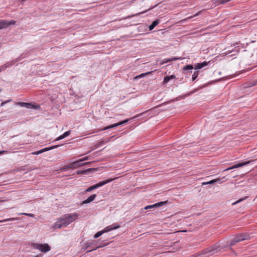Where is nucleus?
<instances>
[{"instance_id": "obj_44", "label": "nucleus", "mask_w": 257, "mask_h": 257, "mask_svg": "<svg viewBox=\"0 0 257 257\" xmlns=\"http://www.w3.org/2000/svg\"><path fill=\"white\" fill-rule=\"evenodd\" d=\"M36 257H38V256H36Z\"/></svg>"}, {"instance_id": "obj_38", "label": "nucleus", "mask_w": 257, "mask_h": 257, "mask_svg": "<svg viewBox=\"0 0 257 257\" xmlns=\"http://www.w3.org/2000/svg\"><path fill=\"white\" fill-rule=\"evenodd\" d=\"M103 145V144L100 143V142L97 143V144H96V147L97 148H98V147H101Z\"/></svg>"}, {"instance_id": "obj_11", "label": "nucleus", "mask_w": 257, "mask_h": 257, "mask_svg": "<svg viewBox=\"0 0 257 257\" xmlns=\"http://www.w3.org/2000/svg\"><path fill=\"white\" fill-rule=\"evenodd\" d=\"M61 146V145H54V146H51L50 147L45 148L44 149H41L40 151L34 152V153H32V154L39 155V154H40L41 153H42L45 152V151H49V150H52V149L58 148L59 147H60Z\"/></svg>"}, {"instance_id": "obj_42", "label": "nucleus", "mask_w": 257, "mask_h": 257, "mask_svg": "<svg viewBox=\"0 0 257 257\" xmlns=\"http://www.w3.org/2000/svg\"><path fill=\"white\" fill-rule=\"evenodd\" d=\"M2 91V89L0 88V92Z\"/></svg>"}, {"instance_id": "obj_32", "label": "nucleus", "mask_w": 257, "mask_h": 257, "mask_svg": "<svg viewBox=\"0 0 257 257\" xmlns=\"http://www.w3.org/2000/svg\"><path fill=\"white\" fill-rule=\"evenodd\" d=\"M88 159H90V158H89L88 156H85V157H84L82 158H80V159H79L78 160H76V161H86Z\"/></svg>"}, {"instance_id": "obj_25", "label": "nucleus", "mask_w": 257, "mask_h": 257, "mask_svg": "<svg viewBox=\"0 0 257 257\" xmlns=\"http://www.w3.org/2000/svg\"><path fill=\"white\" fill-rule=\"evenodd\" d=\"M31 246L32 247H33L34 249H37L39 250L40 249V247H42L41 244L37 243H32L31 244Z\"/></svg>"}, {"instance_id": "obj_35", "label": "nucleus", "mask_w": 257, "mask_h": 257, "mask_svg": "<svg viewBox=\"0 0 257 257\" xmlns=\"http://www.w3.org/2000/svg\"><path fill=\"white\" fill-rule=\"evenodd\" d=\"M22 214L25 215H26V216H30V217H34V215L33 214H31V213H22Z\"/></svg>"}, {"instance_id": "obj_37", "label": "nucleus", "mask_w": 257, "mask_h": 257, "mask_svg": "<svg viewBox=\"0 0 257 257\" xmlns=\"http://www.w3.org/2000/svg\"><path fill=\"white\" fill-rule=\"evenodd\" d=\"M208 63V62H206V61H204V62H202V63H200L201 64V65H202V66H203V67H205V66H207V65Z\"/></svg>"}, {"instance_id": "obj_40", "label": "nucleus", "mask_w": 257, "mask_h": 257, "mask_svg": "<svg viewBox=\"0 0 257 257\" xmlns=\"http://www.w3.org/2000/svg\"><path fill=\"white\" fill-rule=\"evenodd\" d=\"M6 152L5 151H0V155L4 154Z\"/></svg>"}, {"instance_id": "obj_28", "label": "nucleus", "mask_w": 257, "mask_h": 257, "mask_svg": "<svg viewBox=\"0 0 257 257\" xmlns=\"http://www.w3.org/2000/svg\"><path fill=\"white\" fill-rule=\"evenodd\" d=\"M198 74H199L198 71H194L193 74L192 75V78L193 81H194L197 78Z\"/></svg>"}, {"instance_id": "obj_27", "label": "nucleus", "mask_w": 257, "mask_h": 257, "mask_svg": "<svg viewBox=\"0 0 257 257\" xmlns=\"http://www.w3.org/2000/svg\"><path fill=\"white\" fill-rule=\"evenodd\" d=\"M248 197L246 196L244 198H241V199H239V200H237L236 201L234 202V203H233L232 204V205H236L242 201H243V200H245Z\"/></svg>"}, {"instance_id": "obj_23", "label": "nucleus", "mask_w": 257, "mask_h": 257, "mask_svg": "<svg viewBox=\"0 0 257 257\" xmlns=\"http://www.w3.org/2000/svg\"><path fill=\"white\" fill-rule=\"evenodd\" d=\"M194 68L192 65H187L183 67V70L184 71L190 70V72H192V70Z\"/></svg>"}, {"instance_id": "obj_31", "label": "nucleus", "mask_w": 257, "mask_h": 257, "mask_svg": "<svg viewBox=\"0 0 257 257\" xmlns=\"http://www.w3.org/2000/svg\"><path fill=\"white\" fill-rule=\"evenodd\" d=\"M230 1L231 0H217V2H218V4L223 5Z\"/></svg>"}, {"instance_id": "obj_26", "label": "nucleus", "mask_w": 257, "mask_h": 257, "mask_svg": "<svg viewBox=\"0 0 257 257\" xmlns=\"http://www.w3.org/2000/svg\"><path fill=\"white\" fill-rule=\"evenodd\" d=\"M18 219V218H7V219L0 220V223L10 221H14V220H16Z\"/></svg>"}, {"instance_id": "obj_19", "label": "nucleus", "mask_w": 257, "mask_h": 257, "mask_svg": "<svg viewBox=\"0 0 257 257\" xmlns=\"http://www.w3.org/2000/svg\"><path fill=\"white\" fill-rule=\"evenodd\" d=\"M250 162H244L242 163H239L238 164L235 165L233 166L232 167L229 168V169H227V170H230V169H234V168H236L240 167H242L243 166H244V165H246L248 164Z\"/></svg>"}, {"instance_id": "obj_10", "label": "nucleus", "mask_w": 257, "mask_h": 257, "mask_svg": "<svg viewBox=\"0 0 257 257\" xmlns=\"http://www.w3.org/2000/svg\"><path fill=\"white\" fill-rule=\"evenodd\" d=\"M14 21H7L6 20H2L0 21V29L6 28L9 26L15 24Z\"/></svg>"}, {"instance_id": "obj_39", "label": "nucleus", "mask_w": 257, "mask_h": 257, "mask_svg": "<svg viewBox=\"0 0 257 257\" xmlns=\"http://www.w3.org/2000/svg\"><path fill=\"white\" fill-rule=\"evenodd\" d=\"M141 78V77L140 76V75H137V76H135V77L134 78V79H138Z\"/></svg>"}, {"instance_id": "obj_29", "label": "nucleus", "mask_w": 257, "mask_h": 257, "mask_svg": "<svg viewBox=\"0 0 257 257\" xmlns=\"http://www.w3.org/2000/svg\"><path fill=\"white\" fill-rule=\"evenodd\" d=\"M104 233V231L102 230L99 231L97 232L94 236V238H96L99 237L100 235H101Z\"/></svg>"}, {"instance_id": "obj_5", "label": "nucleus", "mask_w": 257, "mask_h": 257, "mask_svg": "<svg viewBox=\"0 0 257 257\" xmlns=\"http://www.w3.org/2000/svg\"><path fill=\"white\" fill-rule=\"evenodd\" d=\"M17 104L21 107H24L29 109L34 108L37 109L40 108L39 105L31 103L19 102Z\"/></svg>"}, {"instance_id": "obj_34", "label": "nucleus", "mask_w": 257, "mask_h": 257, "mask_svg": "<svg viewBox=\"0 0 257 257\" xmlns=\"http://www.w3.org/2000/svg\"><path fill=\"white\" fill-rule=\"evenodd\" d=\"M11 101V100L9 99V100H6L5 101H3L1 104V106H3L5 104H6V103L10 102Z\"/></svg>"}, {"instance_id": "obj_9", "label": "nucleus", "mask_w": 257, "mask_h": 257, "mask_svg": "<svg viewBox=\"0 0 257 257\" xmlns=\"http://www.w3.org/2000/svg\"><path fill=\"white\" fill-rule=\"evenodd\" d=\"M168 203L167 201H161L157 203H155L153 205H148L145 207V209H153V208H159L161 206H162L165 204H166Z\"/></svg>"}, {"instance_id": "obj_18", "label": "nucleus", "mask_w": 257, "mask_h": 257, "mask_svg": "<svg viewBox=\"0 0 257 257\" xmlns=\"http://www.w3.org/2000/svg\"><path fill=\"white\" fill-rule=\"evenodd\" d=\"M70 134V131H68L65 132L64 134H63L62 135H61L59 137H58L55 140V141L61 140L66 138V137L68 136Z\"/></svg>"}, {"instance_id": "obj_33", "label": "nucleus", "mask_w": 257, "mask_h": 257, "mask_svg": "<svg viewBox=\"0 0 257 257\" xmlns=\"http://www.w3.org/2000/svg\"><path fill=\"white\" fill-rule=\"evenodd\" d=\"M112 137H110L109 138H108V139H104L103 140H102L101 141H100V143L101 144H104L106 143H107L109 141L110 139Z\"/></svg>"}, {"instance_id": "obj_16", "label": "nucleus", "mask_w": 257, "mask_h": 257, "mask_svg": "<svg viewBox=\"0 0 257 257\" xmlns=\"http://www.w3.org/2000/svg\"><path fill=\"white\" fill-rule=\"evenodd\" d=\"M96 197V194L91 195V196L88 197L86 200H84L82 202V204H87L90 203L91 202L93 201L94 200Z\"/></svg>"}, {"instance_id": "obj_8", "label": "nucleus", "mask_w": 257, "mask_h": 257, "mask_svg": "<svg viewBox=\"0 0 257 257\" xmlns=\"http://www.w3.org/2000/svg\"><path fill=\"white\" fill-rule=\"evenodd\" d=\"M220 248V246L219 245H215L213 246H211L209 248H206L204 251V253H209V254L211 255L213 254L218 251V250H219Z\"/></svg>"}, {"instance_id": "obj_21", "label": "nucleus", "mask_w": 257, "mask_h": 257, "mask_svg": "<svg viewBox=\"0 0 257 257\" xmlns=\"http://www.w3.org/2000/svg\"><path fill=\"white\" fill-rule=\"evenodd\" d=\"M175 75H171L170 76H167L166 77H165L164 79V80H163V83H167L171 79H174L175 78Z\"/></svg>"}, {"instance_id": "obj_20", "label": "nucleus", "mask_w": 257, "mask_h": 257, "mask_svg": "<svg viewBox=\"0 0 257 257\" xmlns=\"http://www.w3.org/2000/svg\"><path fill=\"white\" fill-rule=\"evenodd\" d=\"M181 59H182V58L180 57H172L171 58L165 59L163 61V63H167L172 62V61H175L177 60H181Z\"/></svg>"}, {"instance_id": "obj_22", "label": "nucleus", "mask_w": 257, "mask_h": 257, "mask_svg": "<svg viewBox=\"0 0 257 257\" xmlns=\"http://www.w3.org/2000/svg\"><path fill=\"white\" fill-rule=\"evenodd\" d=\"M220 182V179H214V180H212L210 181H208V182H203L202 183V185H207V184H213L215 182Z\"/></svg>"}, {"instance_id": "obj_17", "label": "nucleus", "mask_w": 257, "mask_h": 257, "mask_svg": "<svg viewBox=\"0 0 257 257\" xmlns=\"http://www.w3.org/2000/svg\"><path fill=\"white\" fill-rule=\"evenodd\" d=\"M159 23L160 21L159 20H156L154 21H153L149 27V30H153L154 29V28L159 24Z\"/></svg>"}, {"instance_id": "obj_4", "label": "nucleus", "mask_w": 257, "mask_h": 257, "mask_svg": "<svg viewBox=\"0 0 257 257\" xmlns=\"http://www.w3.org/2000/svg\"><path fill=\"white\" fill-rule=\"evenodd\" d=\"M115 179H108V180H107L106 181H102V182H100L94 185H93L89 188H88L86 190H85V192H90V191H91L92 190L95 189H96L99 187H101V186H102L103 185L108 183H109L110 182H111L112 181H113V180H114Z\"/></svg>"}, {"instance_id": "obj_1", "label": "nucleus", "mask_w": 257, "mask_h": 257, "mask_svg": "<svg viewBox=\"0 0 257 257\" xmlns=\"http://www.w3.org/2000/svg\"><path fill=\"white\" fill-rule=\"evenodd\" d=\"M78 214L76 213L66 214L61 217L59 218L54 224V229L65 227L77 219Z\"/></svg>"}, {"instance_id": "obj_6", "label": "nucleus", "mask_w": 257, "mask_h": 257, "mask_svg": "<svg viewBox=\"0 0 257 257\" xmlns=\"http://www.w3.org/2000/svg\"><path fill=\"white\" fill-rule=\"evenodd\" d=\"M20 60H21V58L19 57L16 59L13 60L11 61H9L8 62H7L6 64H5L4 65L1 66H0V72H1L3 71H4L7 68L13 66L15 63L17 62L18 61H19Z\"/></svg>"}, {"instance_id": "obj_15", "label": "nucleus", "mask_w": 257, "mask_h": 257, "mask_svg": "<svg viewBox=\"0 0 257 257\" xmlns=\"http://www.w3.org/2000/svg\"><path fill=\"white\" fill-rule=\"evenodd\" d=\"M41 246L42 247H40L39 250L42 252H46L50 251L51 249L50 246L47 243L41 244Z\"/></svg>"}, {"instance_id": "obj_36", "label": "nucleus", "mask_w": 257, "mask_h": 257, "mask_svg": "<svg viewBox=\"0 0 257 257\" xmlns=\"http://www.w3.org/2000/svg\"><path fill=\"white\" fill-rule=\"evenodd\" d=\"M150 73V72H147V73H142L141 74H140V76L142 78L143 77H144L145 76L148 75V74Z\"/></svg>"}, {"instance_id": "obj_13", "label": "nucleus", "mask_w": 257, "mask_h": 257, "mask_svg": "<svg viewBox=\"0 0 257 257\" xmlns=\"http://www.w3.org/2000/svg\"><path fill=\"white\" fill-rule=\"evenodd\" d=\"M93 244V242H87V243H85L84 244L85 245V247L84 248V249H86L87 248H90V249L88 251H92L93 250L96 249L98 248H100V247H101L103 246L102 245H99L98 246L92 247V245Z\"/></svg>"}, {"instance_id": "obj_12", "label": "nucleus", "mask_w": 257, "mask_h": 257, "mask_svg": "<svg viewBox=\"0 0 257 257\" xmlns=\"http://www.w3.org/2000/svg\"><path fill=\"white\" fill-rule=\"evenodd\" d=\"M120 227L119 225L117 224H112L110 225H109L105 228L103 230H102L104 232H107L109 231H111L113 229H116Z\"/></svg>"}, {"instance_id": "obj_30", "label": "nucleus", "mask_w": 257, "mask_h": 257, "mask_svg": "<svg viewBox=\"0 0 257 257\" xmlns=\"http://www.w3.org/2000/svg\"><path fill=\"white\" fill-rule=\"evenodd\" d=\"M203 68L200 63H197L194 67L195 69H201Z\"/></svg>"}, {"instance_id": "obj_24", "label": "nucleus", "mask_w": 257, "mask_h": 257, "mask_svg": "<svg viewBox=\"0 0 257 257\" xmlns=\"http://www.w3.org/2000/svg\"><path fill=\"white\" fill-rule=\"evenodd\" d=\"M96 170H97V169H95V168H90V169H86L85 170H83L81 172L78 171V174H84V173H85L88 172L94 171H96Z\"/></svg>"}, {"instance_id": "obj_43", "label": "nucleus", "mask_w": 257, "mask_h": 257, "mask_svg": "<svg viewBox=\"0 0 257 257\" xmlns=\"http://www.w3.org/2000/svg\"><path fill=\"white\" fill-rule=\"evenodd\" d=\"M256 83H254L252 85H255Z\"/></svg>"}, {"instance_id": "obj_14", "label": "nucleus", "mask_w": 257, "mask_h": 257, "mask_svg": "<svg viewBox=\"0 0 257 257\" xmlns=\"http://www.w3.org/2000/svg\"><path fill=\"white\" fill-rule=\"evenodd\" d=\"M80 162H73L72 163H71L69 165L66 166L63 169H74L79 167L80 165L79 163Z\"/></svg>"}, {"instance_id": "obj_7", "label": "nucleus", "mask_w": 257, "mask_h": 257, "mask_svg": "<svg viewBox=\"0 0 257 257\" xmlns=\"http://www.w3.org/2000/svg\"><path fill=\"white\" fill-rule=\"evenodd\" d=\"M238 43H236L235 44H234V48L233 49H225L224 50L225 52L223 53V54H225V55L229 54L230 53H234L233 54H231V56H234L237 53H238L240 50V48L238 46H235V45H238Z\"/></svg>"}, {"instance_id": "obj_2", "label": "nucleus", "mask_w": 257, "mask_h": 257, "mask_svg": "<svg viewBox=\"0 0 257 257\" xmlns=\"http://www.w3.org/2000/svg\"><path fill=\"white\" fill-rule=\"evenodd\" d=\"M152 111H153V110L152 109L146 110L144 112H143L142 113H140L135 115V116H134L131 118H128V119L123 120L122 121H120L117 123L109 125L107 126L102 128H100V129L98 130V131L94 132V133H98V132H101L103 131H105V130H108L110 128H114V127L118 126L119 125H122L124 124H126L127 122H128L129 121H131V120H133L134 118H137L140 116H148L149 115L152 114Z\"/></svg>"}, {"instance_id": "obj_3", "label": "nucleus", "mask_w": 257, "mask_h": 257, "mask_svg": "<svg viewBox=\"0 0 257 257\" xmlns=\"http://www.w3.org/2000/svg\"><path fill=\"white\" fill-rule=\"evenodd\" d=\"M248 239L247 235L243 234H238L234 237L231 241L229 245L230 246L235 245L236 243Z\"/></svg>"}, {"instance_id": "obj_41", "label": "nucleus", "mask_w": 257, "mask_h": 257, "mask_svg": "<svg viewBox=\"0 0 257 257\" xmlns=\"http://www.w3.org/2000/svg\"><path fill=\"white\" fill-rule=\"evenodd\" d=\"M154 7H152L151 9H149V10H151V9H153Z\"/></svg>"}]
</instances>
